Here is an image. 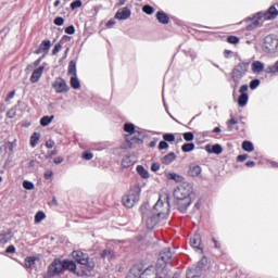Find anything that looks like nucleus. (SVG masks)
<instances>
[{"mask_svg": "<svg viewBox=\"0 0 278 278\" xmlns=\"http://www.w3.org/2000/svg\"><path fill=\"white\" fill-rule=\"evenodd\" d=\"M42 73H45V66H39L34 70L30 76L31 84H38V81H40V77H42Z\"/></svg>", "mask_w": 278, "mask_h": 278, "instance_id": "17", "label": "nucleus"}, {"mask_svg": "<svg viewBox=\"0 0 278 278\" xmlns=\"http://www.w3.org/2000/svg\"><path fill=\"white\" fill-rule=\"evenodd\" d=\"M278 47V39L274 35H268L264 39L263 49L265 53H275Z\"/></svg>", "mask_w": 278, "mask_h": 278, "instance_id": "10", "label": "nucleus"}, {"mask_svg": "<svg viewBox=\"0 0 278 278\" xmlns=\"http://www.w3.org/2000/svg\"><path fill=\"white\" fill-rule=\"evenodd\" d=\"M115 255L116 254L114 253L113 250L106 249V250L102 251L101 258L102 260H114Z\"/></svg>", "mask_w": 278, "mask_h": 278, "instance_id": "25", "label": "nucleus"}, {"mask_svg": "<svg viewBox=\"0 0 278 278\" xmlns=\"http://www.w3.org/2000/svg\"><path fill=\"white\" fill-rule=\"evenodd\" d=\"M50 49H51V40L46 39L41 41L39 48L35 50V54L40 55V53H45L47 55Z\"/></svg>", "mask_w": 278, "mask_h": 278, "instance_id": "15", "label": "nucleus"}, {"mask_svg": "<svg viewBox=\"0 0 278 278\" xmlns=\"http://www.w3.org/2000/svg\"><path fill=\"white\" fill-rule=\"evenodd\" d=\"M261 81L260 79H253L250 81V88L251 90H255L260 86Z\"/></svg>", "mask_w": 278, "mask_h": 278, "instance_id": "46", "label": "nucleus"}, {"mask_svg": "<svg viewBox=\"0 0 278 278\" xmlns=\"http://www.w3.org/2000/svg\"><path fill=\"white\" fill-rule=\"evenodd\" d=\"M70 84L74 90H79V88H81V83L79 81V78H77V76H72Z\"/></svg>", "mask_w": 278, "mask_h": 278, "instance_id": "27", "label": "nucleus"}, {"mask_svg": "<svg viewBox=\"0 0 278 278\" xmlns=\"http://www.w3.org/2000/svg\"><path fill=\"white\" fill-rule=\"evenodd\" d=\"M249 90V85H242L239 89L240 94H247V91Z\"/></svg>", "mask_w": 278, "mask_h": 278, "instance_id": "51", "label": "nucleus"}, {"mask_svg": "<svg viewBox=\"0 0 278 278\" xmlns=\"http://www.w3.org/2000/svg\"><path fill=\"white\" fill-rule=\"evenodd\" d=\"M278 10L275 5H271L266 12H257L252 17H247L243 20V23H250L245 26L247 31H253V29H257V27H262V23L260 21H274L277 18Z\"/></svg>", "mask_w": 278, "mask_h": 278, "instance_id": "1", "label": "nucleus"}, {"mask_svg": "<svg viewBox=\"0 0 278 278\" xmlns=\"http://www.w3.org/2000/svg\"><path fill=\"white\" fill-rule=\"evenodd\" d=\"M136 170H137L138 175H140V177H142V179H149V172L147 169H144V166L138 165Z\"/></svg>", "mask_w": 278, "mask_h": 278, "instance_id": "31", "label": "nucleus"}, {"mask_svg": "<svg viewBox=\"0 0 278 278\" xmlns=\"http://www.w3.org/2000/svg\"><path fill=\"white\" fill-rule=\"evenodd\" d=\"M142 192V189L140 188V185H135L129 190L128 194L124 195L122 201L123 205L125 207L131 208L140 201V193Z\"/></svg>", "mask_w": 278, "mask_h": 278, "instance_id": "6", "label": "nucleus"}, {"mask_svg": "<svg viewBox=\"0 0 278 278\" xmlns=\"http://www.w3.org/2000/svg\"><path fill=\"white\" fill-rule=\"evenodd\" d=\"M245 166H248V168H253V167L255 166V162H253V161H248V162L245 163Z\"/></svg>", "mask_w": 278, "mask_h": 278, "instance_id": "62", "label": "nucleus"}, {"mask_svg": "<svg viewBox=\"0 0 278 278\" xmlns=\"http://www.w3.org/2000/svg\"><path fill=\"white\" fill-rule=\"evenodd\" d=\"M162 275L157 274V269L155 266H149L144 269V265L142 264H135L126 278H161Z\"/></svg>", "mask_w": 278, "mask_h": 278, "instance_id": "4", "label": "nucleus"}, {"mask_svg": "<svg viewBox=\"0 0 278 278\" xmlns=\"http://www.w3.org/2000/svg\"><path fill=\"white\" fill-rule=\"evenodd\" d=\"M128 144H142L144 142V132L136 130L132 135H126Z\"/></svg>", "mask_w": 278, "mask_h": 278, "instance_id": "12", "label": "nucleus"}, {"mask_svg": "<svg viewBox=\"0 0 278 278\" xmlns=\"http://www.w3.org/2000/svg\"><path fill=\"white\" fill-rule=\"evenodd\" d=\"M227 42H229V45H238L240 42V38L236 36H228Z\"/></svg>", "mask_w": 278, "mask_h": 278, "instance_id": "41", "label": "nucleus"}, {"mask_svg": "<svg viewBox=\"0 0 278 278\" xmlns=\"http://www.w3.org/2000/svg\"><path fill=\"white\" fill-rule=\"evenodd\" d=\"M5 253H16V248L14 245H9Z\"/></svg>", "mask_w": 278, "mask_h": 278, "instance_id": "55", "label": "nucleus"}, {"mask_svg": "<svg viewBox=\"0 0 278 278\" xmlns=\"http://www.w3.org/2000/svg\"><path fill=\"white\" fill-rule=\"evenodd\" d=\"M242 149H243V151L251 153L252 151L255 150V147L253 146V142H251V141H243Z\"/></svg>", "mask_w": 278, "mask_h": 278, "instance_id": "33", "label": "nucleus"}, {"mask_svg": "<svg viewBox=\"0 0 278 278\" xmlns=\"http://www.w3.org/2000/svg\"><path fill=\"white\" fill-rule=\"evenodd\" d=\"M23 188H25V190H34L35 186H34V182L29 180H24Z\"/></svg>", "mask_w": 278, "mask_h": 278, "instance_id": "42", "label": "nucleus"}, {"mask_svg": "<svg viewBox=\"0 0 278 278\" xmlns=\"http://www.w3.org/2000/svg\"><path fill=\"white\" fill-rule=\"evenodd\" d=\"M163 149H168V142L163 140L159 143V151H163Z\"/></svg>", "mask_w": 278, "mask_h": 278, "instance_id": "49", "label": "nucleus"}, {"mask_svg": "<svg viewBox=\"0 0 278 278\" xmlns=\"http://www.w3.org/2000/svg\"><path fill=\"white\" fill-rule=\"evenodd\" d=\"M237 160L239 162H245V160H249V154H240L237 156Z\"/></svg>", "mask_w": 278, "mask_h": 278, "instance_id": "52", "label": "nucleus"}, {"mask_svg": "<svg viewBox=\"0 0 278 278\" xmlns=\"http://www.w3.org/2000/svg\"><path fill=\"white\" fill-rule=\"evenodd\" d=\"M38 140H40V132H34L30 136V147H36V144H38Z\"/></svg>", "mask_w": 278, "mask_h": 278, "instance_id": "36", "label": "nucleus"}, {"mask_svg": "<svg viewBox=\"0 0 278 278\" xmlns=\"http://www.w3.org/2000/svg\"><path fill=\"white\" fill-rule=\"evenodd\" d=\"M212 240H213L215 249H220V242H218L215 238H213Z\"/></svg>", "mask_w": 278, "mask_h": 278, "instance_id": "63", "label": "nucleus"}, {"mask_svg": "<svg viewBox=\"0 0 278 278\" xmlns=\"http://www.w3.org/2000/svg\"><path fill=\"white\" fill-rule=\"evenodd\" d=\"M72 255L77 264L84 266L83 273H90V270L94 269V261L90 260V257H88V254H85L81 251H74Z\"/></svg>", "mask_w": 278, "mask_h": 278, "instance_id": "7", "label": "nucleus"}, {"mask_svg": "<svg viewBox=\"0 0 278 278\" xmlns=\"http://www.w3.org/2000/svg\"><path fill=\"white\" fill-rule=\"evenodd\" d=\"M70 40H71V37H68L67 35H64L59 42L61 45H64V42H68Z\"/></svg>", "mask_w": 278, "mask_h": 278, "instance_id": "57", "label": "nucleus"}, {"mask_svg": "<svg viewBox=\"0 0 278 278\" xmlns=\"http://www.w3.org/2000/svg\"><path fill=\"white\" fill-rule=\"evenodd\" d=\"M249 62H240L232 68L229 81L233 92L238 90V86H240L242 78L247 77V73H249Z\"/></svg>", "mask_w": 278, "mask_h": 278, "instance_id": "5", "label": "nucleus"}, {"mask_svg": "<svg viewBox=\"0 0 278 278\" xmlns=\"http://www.w3.org/2000/svg\"><path fill=\"white\" fill-rule=\"evenodd\" d=\"M68 75L77 76V62L71 61L67 70Z\"/></svg>", "mask_w": 278, "mask_h": 278, "instance_id": "29", "label": "nucleus"}, {"mask_svg": "<svg viewBox=\"0 0 278 278\" xmlns=\"http://www.w3.org/2000/svg\"><path fill=\"white\" fill-rule=\"evenodd\" d=\"M47 218V215L42 211H38L35 215V223H42Z\"/></svg>", "mask_w": 278, "mask_h": 278, "instance_id": "37", "label": "nucleus"}, {"mask_svg": "<svg viewBox=\"0 0 278 278\" xmlns=\"http://www.w3.org/2000/svg\"><path fill=\"white\" fill-rule=\"evenodd\" d=\"M124 131H126V134H129V136H131L136 134V126L134 124L126 123L124 125Z\"/></svg>", "mask_w": 278, "mask_h": 278, "instance_id": "35", "label": "nucleus"}, {"mask_svg": "<svg viewBox=\"0 0 278 278\" xmlns=\"http://www.w3.org/2000/svg\"><path fill=\"white\" fill-rule=\"evenodd\" d=\"M249 103V93H241L238 99L240 108H244Z\"/></svg>", "mask_w": 278, "mask_h": 278, "instance_id": "28", "label": "nucleus"}, {"mask_svg": "<svg viewBox=\"0 0 278 278\" xmlns=\"http://www.w3.org/2000/svg\"><path fill=\"white\" fill-rule=\"evenodd\" d=\"M205 151L207 153H215V155H220V153H223V146L218 144V143H216L214 146L206 144Z\"/></svg>", "mask_w": 278, "mask_h": 278, "instance_id": "20", "label": "nucleus"}, {"mask_svg": "<svg viewBox=\"0 0 278 278\" xmlns=\"http://www.w3.org/2000/svg\"><path fill=\"white\" fill-rule=\"evenodd\" d=\"M65 34H68L70 36H73L75 34V26L70 25L65 28Z\"/></svg>", "mask_w": 278, "mask_h": 278, "instance_id": "50", "label": "nucleus"}, {"mask_svg": "<svg viewBox=\"0 0 278 278\" xmlns=\"http://www.w3.org/2000/svg\"><path fill=\"white\" fill-rule=\"evenodd\" d=\"M201 262L198 263L197 266L191 267L188 269L187 271V277L186 278H199L201 277V268H203V266H201Z\"/></svg>", "mask_w": 278, "mask_h": 278, "instance_id": "16", "label": "nucleus"}, {"mask_svg": "<svg viewBox=\"0 0 278 278\" xmlns=\"http://www.w3.org/2000/svg\"><path fill=\"white\" fill-rule=\"evenodd\" d=\"M93 157H94V154H92L91 152L86 151V152L83 153V160L90 161Z\"/></svg>", "mask_w": 278, "mask_h": 278, "instance_id": "48", "label": "nucleus"}, {"mask_svg": "<svg viewBox=\"0 0 278 278\" xmlns=\"http://www.w3.org/2000/svg\"><path fill=\"white\" fill-rule=\"evenodd\" d=\"M42 58H45V56H40L39 59H37V60L34 62V66H40V62H42Z\"/></svg>", "mask_w": 278, "mask_h": 278, "instance_id": "64", "label": "nucleus"}, {"mask_svg": "<svg viewBox=\"0 0 278 278\" xmlns=\"http://www.w3.org/2000/svg\"><path fill=\"white\" fill-rule=\"evenodd\" d=\"M142 218L143 220H146L148 229H155L157 223H160V220H164V218L157 216L156 214H153V211L151 212V215L149 217H147V214L143 213Z\"/></svg>", "mask_w": 278, "mask_h": 278, "instance_id": "13", "label": "nucleus"}, {"mask_svg": "<svg viewBox=\"0 0 278 278\" xmlns=\"http://www.w3.org/2000/svg\"><path fill=\"white\" fill-rule=\"evenodd\" d=\"M53 162H54V164H62V162H64V157H62V156L55 157L53 160Z\"/></svg>", "mask_w": 278, "mask_h": 278, "instance_id": "59", "label": "nucleus"}, {"mask_svg": "<svg viewBox=\"0 0 278 278\" xmlns=\"http://www.w3.org/2000/svg\"><path fill=\"white\" fill-rule=\"evenodd\" d=\"M142 10H143L144 14H149V15L153 14V12H154L153 7H151L149 4L143 5Z\"/></svg>", "mask_w": 278, "mask_h": 278, "instance_id": "44", "label": "nucleus"}, {"mask_svg": "<svg viewBox=\"0 0 278 278\" xmlns=\"http://www.w3.org/2000/svg\"><path fill=\"white\" fill-rule=\"evenodd\" d=\"M167 179L176 181V184H181V181H184V176L175 173H169L167 174Z\"/></svg>", "mask_w": 278, "mask_h": 278, "instance_id": "26", "label": "nucleus"}, {"mask_svg": "<svg viewBox=\"0 0 278 278\" xmlns=\"http://www.w3.org/2000/svg\"><path fill=\"white\" fill-rule=\"evenodd\" d=\"M177 160V154L175 152H169L165 156L162 157L161 162L162 164H165V166H168V164H173Z\"/></svg>", "mask_w": 278, "mask_h": 278, "instance_id": "21", "label": "nucleus"}, {"mask_svg": "<svg viewBox=\"0 0 278 278\" xmlns=\"http://www.w3.org/2000/svg\"><path fill=\"white\" fill-rule=\"evenodd\" d=\"M45 179L49 180L53 177V172L49 170V172H46L45 175H43Z\"/></svg>", "mask_w": 278, "mask_h": 278, "instance_id": "58", "label": "nucleus"}, {"mask_svg": "<svg viewBox=\"0 0 278 278\" xmlns=\"http://www.w3.org/2000/svg\"><path fill=\"white\" fill-rule=\"evenodd\" d=\"M12 238H14V232H12V230L10 229L3 230L0 233V244H8V242H10Z\"/></svg>", "mask_w": 278, "mask_h": 278, "instance_id": "18", "label": "nucleus"}, {"mask_svg": "<svg viewBox=\"0 0 278 278\" xmlns=\"http://www.w3.org/2000/svg\"><path fill=\"white\" fill-rule=\"evenodd\" d=\"M60 51H62V45H61V42L59 41V42L54 46V48H53V50H52V55H58V53H60Z\"/></svg>", "mask_w": 278, "mask_h": 278, "instance_id": "45", "label": "nucleus"}, {"mask_svg": "<svg viewBox=\"0 0 278 278\" xmlns=\"http://www.w3.org/2000/svg\"><path fill=\"white\" fill-rule=\"evenodd\" d=\"M190 194H192V185L185 182L180 186H178L174 190V197L177 199L178 202V210L182 214L188 211V207H190L192 200H190Z\"/></svg>", "mask_w": 278, "mask_h": 278, "instance_id": "2", "label": "nucleus"}, {"mask_svg": "<svg viewBox=\"0 0 278 278\" xmlns=\"http://www.w3.org/2000/svg\"><path fill=\"white\" fill-rule=\"evenodd\" d=\"M52 88H54L56 94H62L63 92H68L71 90V87H68V84H66V80L62 77H58L52 83Z\"/></svg>", "mask_w": 278, "mask_h": 278, "instance_id": "11", "label": "nucleus"}, {"mask_svg": "<svg viewBox=\"0 0 278 278\" xmlns=\"http://www.w3.org/2000/svg\"><path fill=\"white\" fill-rule=\"evenodd\" d=\"M53 118H54L53 115L52 116L46 115L41 117L40 119L41 127H49V125H51V123L53 122Z\"/></svg>", "mask_w": 278, "mask_h": 278, "instance_id": "30", "label": "nucleus"}, {"mask_svg": "<svg viewBox=\"0 0 278 278\" xmlns=\"http://www.w3.org/2000/svg\"><path fill=\"white\" fill-rule=\"evenodd\" d=\"M202 170L203 169L201 168V166L192 165L189 167L188 175L190 177H199V175H201Z\"/></svg>", "mask_w": 278, "mask_h": 278, "instance_id": "23", "label": "nucleus"}, {"mask_svg": "<svg viewBox=\"0 0 278 278\" xmlns=\"http://www.w3.org/2000/svg\"><path fill=\"white\" fill-rule=\"evenodd\" d=\"M46 147H47V149H53V147H55V141H53V140H48V141L46 142Z\"/></svg>", "mask_w": 278, "mask_h": 278, "instance_id": "54", "label": "nucleus"}, {"mask_svg": "<svg viewBox=\"0 0 278 278\" xmlns=\"http://www.w3.org/2000/svg\"><path fill=\"white\" fill-rule=\"evenodd\" d=\"M173 258V252L170 251V248H165L161 251L159 255L157 264L159 266H166L167 262H170Z\"/></svg>", "mask_w": 278, "mask_h": 278, "instance_id": "14", "label": "nucleus"}, {"mask_svg": "<svg viewBox=\"0 0 278 278\" xmlns=\"http://www.w3.org/2000/svg\"><path fill=\"white\" fill-rule=\"evenodd\" d=\"M231 125H238V119H236V118H230L229 121H228V127H229V129H233V127H231Z\"/></svg>", "mask_w": 278, "mask_h": 278, "instance_id": "53", "label": "nucleus"}, {"mask_svg": "<svg viewBox=\"0 0 278 278\" xmlns=\"http://www.w3.org/2000/svg\"><path fill=\"white\" fill-rule=\"evenodd\" d=\"M151 170H152L153 173H157V170H160V164L153 163V164L151 165Z\"/></svg>", "mask_w": 278, "mask_h": 278, "instance_id": "56", "label": "nucleus"}, {"mask_svg": "<svg viewBox=\"0 0 278 278\" xmlns=\"http://www.w3.org/2000/svg\"><path fill=\"white\" fill-rule=\"evenodd\" d=\"M64 270H71V273H75L76 275H79L77 273V264L73 261H60V258H54L53 262L48 267V277H55L58 275H61V273H64Z\"/></svg>", "mask_w": 278, "mask_h": 278, "instance_id": "3", "label": "nucleus"}, {"mask_svg": "<svg viewBox=\"0 0 278 278\" xmlns=\"http://www.w3.org/2000/svg\"><path fill=\"white\" fill-rule=\"evenodd\" d=\"M122 166L124 168H129V166H131V156L129 155L124 156V159L122 160Z\"/></svg>", "mask_w": 278, "mask_h": 278, "instance_id": "38", "label": "nucleus"}, {"mask_svg": "<svg viewBox=\"0 0 278 278\" xmlns=\"http://www.w3.org/2000/svg\"><path fill=\"white\" fill-rule=\"evenodd\" d=\"M194 143L193 142H187L181 146L182 153H190L191 151H194Z\"/></svg>", "mask_w": 278, "mask_h": 278, "instance_id": "32", "label": "nucleus"}, {"mask_svg": "<svg viewBox=\"0 0 278 278\" xmlns=\"http://www.w3.org/2000/svg\"><path fill=\"white\" fill-rule=\"evenodd\" d=\"M84 5V2L81 0H75L71 3V10H77V8H81Z\"/></svg>", "mask_w": 278, "mask_h": 278, "instance_id": "43", "label": "nucleus"}, {"mask_svg": "<svg viewBox=\"0 0 278 278\" xmlns=\"http://www.w3.org/2000/svg\"><path fill=\"white\" fill-rule=\"evenodd\" d=\"M129 16H131V10L127 7H125L121 12H117L115 14V18H117V21H127Z\"/></svg>", "mask_w": 278, "mask_h": 278, "instance_id": "19", "label": "nucleus"}, {"mask_svg": "<svg viewBox=\"0 0 278 278\" xmlns=\"http://www.w3.org/2000/svg\"><path fill=\"white\" fill-rule=\"evenodd\" d=\"M182 138L186 140V142H192V140H194V132H185Z\"/></svg>", "mask_w": 278, "mask_h": 278, "instance_id": "39", "label": "nucleus"}, {"mask_svg": "<svg viewBox=\"0 0 278 278\" xmlns=\"http://www.w3.org/2000/svg\"><path fill=\"white\" fill-rule=\"evenodd\" d=\"M114 25H116V21H114V20H110V21L106 23V27H109V28L114 27Z\"/></svg>", "mask_w": 278, "mask_h": 278, "instance_id": "60", "label": "nucleus"}, {"mask_svg": "<svg viewBox=\"0 0 278 278\" xmlns=\"http://www.w3.org/2000/svg\"><path fill=\"white\" fill-rule=\"evenodd\" d=\"M152 214H155L163 219L168 218V214H170V203L168 201L164 202L162 200H157L152 208Z\"/></svg>", "mask_w": 278, "mask_h": 278, "instance_id": "9", "label": "nucleus"}, {"mask_svg": "<svg viewBox=\"0 0 278 278\" xmlns=\"http://www.w3.org/2000/svg\"><path fill=\"white\" fill-rule=\"evenodd\" d=\"M14 94H16L15 91L9 92L8 96H7V101H10V99H14Z\"/></svg>", "mask_w": 278, "mask_h": 278, "instance_id": "61", "label": "nucleus"}, {"mask_svg": "<svg viewBox=\"0 0 278 278\" xmlns=\"http://www.w3.org/2000/svg\"><path fill=\"white\" fill-rule=\"evenodd\" d=\"M252 73H254V75H260V73H266L267 75H275L278 73V60L274 65H268L266 68L263 62L253 61Z\"/></svg>", "mask_w": 278, "mask_h": 278, "instance_id": "8", "label": "nucleus"}, {"mask_svg": "<svg viewBox=\"0 0 278 278\" xmlns=\"http://www.w3.org/2000/svg\"><path fill=\"white\" fill-rule=\"evenodd\" d=\"M190 244L193 249H200L201 250V237L199 235H194L190 239Z\"/></svg>", "mask_w": 278, "mask_h": 278, "instance_id": "24", "label": "nucleus"}, {"mask_svg": "<svg viewBox=\"0 0 278 278\" xmlns=\"http://www.w3.org/2000/svg\"><path fill=\"white\" fill-rule=\"evenodd\" d=\"M34 266H36V257L27 256L25 258V267L26 268H34Z\"/></svg>", "mask_w": 278, "mask_h": 278, "instance_id": "34", "label": "nucleus"}, {"mask_svg": "<svg viewBox=\"0 0 278 278\" xmlns=\"http://www.w3.org/2000/svg\"><path fill=\"white\" fill-rule=\"evenodd\" d=\"M54 25H56L58 27H62V25H64V17L62 16L55 17Z\"/></svg>", "mask_w": 278, "mask_h": 278, "instance_id": "47", "label": "nucleus"}, {"mask_svg": "<svg viewBox=\"0 0 278 278\" xmlns=\"http://www.w3.org/2000/svg\"><path fill=\"white\" fill-rule=\"evenodd\" d=\"M163 140L165 142H175V134H165V135H163Z\"/></svg>", "mask_w": 278, "mask_h": 278, "instance_id": "40", "label": "nucleus"}, {"mask_svg": "<svg viewBox=\"0 0 278 278\" xmlns=\"http://www.w3.org/2000/svg\"><path fill=\"white\" fill-rule=\"evenodd\" d=\"M156 20L162 25H168V23H170V17H168V14L164 13L163 11H159L156 13Z\"/></svg>", "mask_w": 278, "mask_h": 278, "instance_id": "22", "label": "nucleus"}]
</instances>
